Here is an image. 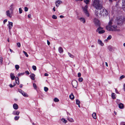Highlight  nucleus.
Wrapping results in <instances>:
<instances>
[{"instance_id": "obj_64", "label": "nucleus", "mask_w": 125, "mask_h": 125, "mask_svg": "<svg viewBox=\"0 0 125 125\" xmlns=\"http://www.w3.org/2000/svg\"><path fill=\"white\" fill-rule=\"evenodd\" d=\"M105 65H106V66L107 67H108V64H107V62H105Z\"/></svg>"}, {"instance_id": "obj_6", "label": "nucleus", "mask_w": 125, "mask_h": 125, "mask_svg": "<svg viewBox=\"0 0 125 125\" xmlns=\"http://www.w3.org/2000/svg\"><path fill=\"white\" fill-rule=\"evenodd\" d=\"M8 22V24L7 25V26L8 27L9 31L10 32L11 31L10 30L13 26V23L12 22H10L9 21Z\"/></svg>"}, {"instance_id": "obj_25", "label": "nucleus", "mask_w": 125, "mask_h": 125, "mask_svg": "<svg viewBox=\"0 0 125 125\" xmlns=\"http://www.w3.org/2000/svg\"><path fill=\"white\" fill-rule=\"evenodd\" d=\"M23 92H22V93H21L24 96L26 97H28V95L27 94L25 93V92H24V91H23Z\"/></svg>"}, {"instance_id": "obj_12", "label": "nucleus", "mask_w": 125, "mask_h": 125, "mask_svg": "<svg viewBox=\"0 0 125 125\" xmlns=\"http://www.w3.org/2000/svg\"><path fill=\"white\" fill-rule=\"evenodd\" d=\"M20 112L19 111L15 110L12 112V114L14 115H19Z\"/></svg>"}, {"instance_id": "obj_41", "label": "nucleus", "mask_w": 125, "mask_h": 125, "mask_svg": "<svg viewBox=\"0 0 125 125\" xmlns=\"http://www.w3.org/2000/svg\"><path fill=\"white\" fill-rule=\"evenodd\" d=\"M44 91L45 92H46L48 90V89L47 87H44Z\"/></svg>"}, {"instance_id": "obj_51", "label": "nucleus", "mask_w": 125, "mask_h": 125, "mask_svg": "<svg viewBox=\"0 0 125 125\" xmlns=\"http://www.w3.org/2000/svg\"><path fill=\"white\" fill-rule=\"evenodd\" d=\"M17 45L18 47H20L21 46V44L20 42H18L17 43Z\"/></svg>"}, {"instance_id": "obj_47", "label": "nucleus", "mask_w": 125, "mask_h": 125, "mask_svg": "<svg viewBox=\"0 0 125 125\" xmlns=\"http://www.w3.org/2000/svg\"><path fill=\"white\" fill-rule=\"evenodd\" d=\"M112 38V36L111 35H109L107 38V39L110 40Z\"/></svg>"}, {"instance_id": "obj_26", "label": "nucleus", "mask_w": 125, "mask_h": 125, "mask_svg": "<svg viewBox=\"0 0 125 125\" xmlns=\"http://www.w3.org/2000/svg\"><path fill=\"white\" fill-rule=\"evenodd\" d=\"M67 119L71 122H74V120L72 118L69 117Z\"/></svg>"}, {"instance_id": "obj_62", "label": "nucleus", "mask_w": 125, "mask_h": 125, "mask_svg": "<svg viewBox=\"0 0 125 125\" xmlns=\"http://www.w3.org/2000/svg\"><path fill=\"white\" fill-rule=\"evenodd\" d=\"M124 89L125 91V84H124Z\"/></svg>"}, {"instance_id": "obj_35", "label": "nucleus", "mask_w": 125, "mask_h": 125, "mask_svg": "<svg viewBox=\"0 0 125 125\" xmlns=\"http://www.w3.org/2000/svg\"><path fill=\"white\" fill-rule=\"evenodd\" d=\"M52 18L53 19H56L57 18V16H55V15H53L52 16Z\"/></svg>"}, {"instance_id": "obj_15", "label": "nucleus", "mask_w": 125, "mask_h": 125, "mask_svg": "<svg viewBox=\"0 0 125 125\" xmlns=\"http://www.w3.org/2000/svg\"><path fill=\"white\" fill-rule=\"evenodd\" d=\"M10 76L11 79L12 80H14L15 78L14 74L12 73L10 74Z\"/></svg>"}, {"instance_id": "obj_13", "label": "nucleus", "mask_w": 125, "mask_h": 125, "mask_svg": "<svg viewBox=\"0 0 125 125\" xmlns=\"http://www.w3.org/2000/svg\"><path fill=\"white\" fill-rule=\"evenodd\" d=\"M104 8L102 6H101V8H99L97 10H99L100 11V15H101L102 14L101 13V12H103V11H104Z\"/></svg>"}, {"instance_id": "obj_20", "label": "nucleus", "mask_w": 125, "mask_h": 125, "mask_svg": "<svg viewBox=\"0 0 125 125\" xmlns=\"http://www.w3.org/2000/svg\"><path fill=\"white\" fill-rule=\"evenodd\" d=\"M15 79L16 83L18 84H19V78L18 77H16L15 78Z\"/></svg>"}, {"instance_id": "obj_39", "label": "nucleus", "mask_w": 125, "mask_h": 125, "mask_svg": "<svg viewBox=\"0 0 125 125\" xmlns=\"http://www.w3.org/2000/svg\"><path fill=\"white\" fill-rule=\"evenodd\" d=\"M19 10L20 13L21 14L22 13V9L21 8H20L19 9Z\"/></svg>"}, {"instance_id": "obj_28", "label": "nucleus", "mask_w": 125, "mask_h": 125, "mask_svg": "<svg viewBox=\"0 0 125 125\" xmlns=\"http://www.w3.org/2000/svg\"><path fill=\"white\" fill-rule=\"evenodd\" d=\"M111 96L112 98L113 99H115L116 98L115 94L114 93H112L111 94Z\"/></svg>"}, {"instance_id": "obj_33", "label": "nucleus", "mask_w": 125, "mask_h": 125, "mask_svg": "<svg viewBox=\"0 0 125 125\" xmlns=\"http://www.w3.org/2000/svg\"><path fill=\"white\" fill-rule=\"evenodd\" d=\"M54 101L55 102H57L59 101V100L57 98H55L54 99Z\"/></svg>"}, {"instance_id": "obj_32", "label": "nucleus", "mask_w": 125, "mask_h": 125, "mask_svg": "<svg viewBox=\"0 0 125 125\" xmlns=\"http://www.w3.org/2000/svg\"><path fill=\"white\" fill-rule=\"evenodd\" d=\"M24 73H20L18 74L17 76H20L23 75Z\"/></svg>"}, {"instance_id": "obj_52", "label": "nucleus", "mask_w": 125, "mask_h": 125, "mask_svg": "<svg viewBox=\"0 0 125 125\" xmlns=\"http://www.w3.org/2000/svg\"><path fill=\"white\" fill-rule=\"evenodd\" d=\"M81 73H79L78 74V77H80L81 76Z\"/></svg>"}, {"instance_id": "obj_40", "label": "nucleus", "mask_w": 125, "mask_h": 125, "mask_svg": "<svg viewBox=\"0 0 125 125\" xmlns=\"http://www.w3.org/2000/svg\"><path fill=\"white\" fill-rule=\"evenodd\" d=\"M84 1L86 4H88L89 0H84Z\"/></svg>"}, {"instance_id": "obj_17", "label": "nucleus", "mask_w": 125, "mask_h": 125, "mask_svg": "<svg viewBox=\"0 0 125 125\" xmlns=\"http://www.w3.org/2000/svg\"><path fill=\"white\" fill-rule=\"evenodd\" d=\"M58 51L60 53H62L63 52V49L61 47H59L58 48Z\"/></svg>"}, {"instance_id": "obj_19", "label": "nucleus", "mask_w": 125, "mask_h": 125, "mask_svg": "<svg viewBox=\"0 0 125 125\" xmlns=\"http://www.w3.org/2000/svg\"><path fill=\"white\" fill-rule=\"evenodd\" d=\"M69 97L70 99L73 100L74 99V96L73 95V93H72L71 94L69 95Z\"/></svg>"}, {"instance_id": "obj_43", "label": "nucleus", "mask_w": 125, "mask_h": 125, "mask_svg": "<svg viewBox=\"0 0 125 125\" xmlns=\"http://www.w3.org/2000/svg\"><path fill=\"white\" fill-rule=\"evenodd\" d=\"M23 52L24 53L25 56L26 57H28V54H27V53L26 52L23 51Z\"/></svg>"}, {"instance_id": "obj_53", "label": "nucleus", "mask_w": 125, "mask_h": 125, "mask_svg": "<svg viewBox=\"0 0 125 125\" xmlns=\"http://www.w3.org/2000/svg\"><path fill=\"white\" fill-rule=\"evenodd\" d=\"M15 84H14L13 85L12 84H10V87H13L14 86H15Z\"/></svg>"}, {"instance_id": "obj_5", "label": "nucleus", "mask_w": 125, "mask_h": 125, "mask_svg": "<svg viewBox=\"0 0 125 125\" xmlns=\"http://www.w3.org/2000/svg\"><path fill=\"white\" fill-rule=\"evenodd\" d=\"M103 29V28L100 26L97 29L96 31L97 32L98 31V33L99 34H102L105 32L104 30H102Z\"/></svg>"}, {"instance_id": "obj_48", "label": "nucleus", "mask_w": 125, "mask_h": 125, "mask_svg": "<svg viewBox=\"0 0 125 125\" xmlns=\"http://www.w3.org/2000/svg\"><path fill=\"white\" fill-rule=\"evenodd\" d=\"M28 8L26 7H24V10L25 11H28Z\"/></svg>"}, {"instance_id": "obj_11", "label": "nucleus", "mask_w": 125, "mask_h": 125, "mask_svg": "<svg viewBox=\"0 0 125 125\" xmlns=\"http://www.w3.org/2000/svg\"><path fill=\"white\" fill-rule=\"evenodd\" d=\"M6 13L7 16L10 18H11L12 17V15L10 13L9 10H7L6 12Z\"/></svg>"}, {"instance_id": "obj_7", "label": "nucleus", "mask_w": 125, "mask_h": 125, "mask_svg": "<svg viewBox=\"0 0 125 125\" xmlns=\"http://www.w3.org/2000/svg\"><path fill=\"white\" fill-rule=\"evenodd\" d=\"M88 7V6L86 5L85 7L83 8V11L86 14L87 16H89V14L88 12L87 8Z\"/></svg>"}, {"instance_id": "obj_27", "label": "nucleus", "mask_w": 125, "mask_h": 125, "mask_svg": "<svg viewBox=\"0 0 125 125\" xmlns=\"http://www.w3.org/2000/svg\"><path fill=\"white\" fill-rule=\"evenodd\" d=\"M96 114L95 113H93L92 114L93 117L94 119H96Z\"/></svg>"}, {"instance_id": "obj_56", "label": "nucleus", "mask_w": 125, "mask_h": 125, "mask_svg": "<svg viewBox=\"0 0 125 125\" xmlns=\"http://www.w3.org/2000/svg\"><path fill=\"white\" fill-rule=\"evenodd\" d=\"M120 101V100H117L116 101V102L117 103V104H118H118H120L119 103V102Z\"/></svg>"}, {"instance_id": "obj_37", "label": "nucleus", "mask_w": 125, "mask_h": 125, "mask_svg": "<svg viewBox=\"0 0 125 125\" xmlns=\"http://www.w3.org/2000/svg\"><path fill=\"white\" fill-rule=\"evenodd\" d=\"M32 68L34 71H35L36 70V67L35 66L33 65L32 66Z\"/></svg>"}, {"instance_id": "obj_42", "label": "nucleus", "mask_w": 125, "mask_h": 125, "mask_svg": "<svg viewBox=\"0 0 125 125\" xmlns=\"http://www.w3.org/2000/svg\"><path fill=\"white\" fill-rule=\"evenodd\" d=\"M19 118V117L18 116H15L14 118V119L15 120H18Z\"/></svg>"}, {"instance_id": "obj_14", "label": "nucleus", "mask_w": 125, "mask_h": 125, "mask_svg": "<svg viewBox=\"0 0 125 125\" xmlns=\"http://www.w3.org/2000/svg\"><path fill=\"white\" fill-rule=\"evenodd\" d=\"M14 6V5L13 4H11L10 6V9L11 12V13H12V12L13 11V10L14 9V8L13 7Z\"/></svg>"}, {"instance_id": "obj_50", "label": "nucleus", "mask_w": 125, "mask_h": 125, "mask_svg": "<svg viewBox=\"0 0 125 125\" xmlns=\"http://www.w3.org/2000/svg\"><path fill=\"white\" fill-rule=\"evenodd\" d=\"M25 73L26 74H27V75H29L30 74V73L28 71H26L25 72Z\"/></svg>"}, {"instance_id": "obj_18", "label": "nucleus", "mask_w": 125, "mask_h": 125, "mask_svg": "<svg viewBox=\"0 0 125 125\" xmlns=\"http://www.w3.org/2000/svg\"><path fill=\"white\" fill-rule=\"evenodd\" d=\"M118 107L120 109H122L124 108V104L122 103H120L118 104Z\"/></svg>"}, {"instance_id": "obj_34", "label": "nucleus", "mask_w": 125, "mask_h": 125, "mask_svg": "<svg viewBox=\"0 0 125 125\" xmlns=\"http://www.w3.org/2000/svg\"><path fill=\"white\" fill-rule=\"evenodd\" d=\"M15 67L16 70H18L20 68L19 66L18 65H15Z\"/></svg>"}, {"instance_id": "obj_16", "label": "nucleus", "mask_w": 125, "mask_h": 125, "mask_svg": "<svg viewBox=\"0 0 125 125\" xmlns=\"http://www.w3.org/2000/svg\"><path fill=\"white\" fill-rule=\"evenodd\" d=\"M13 107L14 109L17 110L18 108V106L17 104L15 103L13 105Z\"/></svg>"}, {"instance_id": "obj_36", "label": "nucleus", "mask_w": 125, "mask_h": 125, "mask_svg": "<svg viewBox=\"0 0 125 125\" xmlns=\"http://www.w3.org/2000/svg\"><path fill=\"white\" fill-rule=\"evenodd\" d=\"M33 87L34 89H37V86L36 85V84L35 83H33Z\"/></svg>"}, {"instance_id": "obj_38", "label": "nucleus", "mask_w": 125, "mask_h": 125, "mask_svg": "<svg viewBox=\"0 0 125 125\" xmlns=\"http://www.w3.org/2000/svg\"><path fill=\"white\" fill-rule=\"evenodd\" d=\"M76 103L77 104H80V102L78 100H76Z\"/></svg>"}, {"instance_id": "obj_9", "label": "nucleus", "mask_w": 125, "mask_h": 125, "mask_svg": "<svg viewBox=\"0 0 125 125\" xmlns=\"http://www.w3.org/2000/svg\"><path fill=\"white\" fill-rule=\"evenodd\" d=\"M122 8L125 12V0H122Z\"/></svg>"}, {"instance_id": "obj_31", "label": "nucleus", "mask_w": 125, "mask_h": 125, "mask_svg": "<svg viewBox=\"0 0 125 125\" xmlns=\"http://www.w3.org/2000/svg\"><path fill=\"white\" fill-rule=\"evenodd\" d=\"M61 120L64 123H66L67 122V120L63 118H62L61 119Z\"/></svg>"}, {"instance_id": "obj_24", "label": "nucleus", "mask_w": 125, "mask_h": 125, "mask_svg": "<svg viewBox=\"0 0 125 125\" xmlns=\"http://www.w3.org/2000/svg\"><path fill=\"white\" fill-rule=\"evenodd\" d=\"M61 1L60 0H58L56 1L55 3L56 6L57 7H58L61 3Z\"/></svg>"}, {"instance_id": "obj_1", "label": "nucleus", "mask_w": 125, "mask_h": 125, "mask_svg": "<svg viewBox=\"0 0 125 125\" xmlns=\"http://www.w3.org/2000/svg\"><path fill=\"white\" fill-rule=\"evenodd\" d=\"M117 27L116 25H112V22L111 21L109 22L108 25L106 27V29L110 31H119V30L117 29Z\"/></svg>"}, {"instance_id": "obj_44", "label": "nucleus", "mask_w": 125, "mask_h": 125, "mask_svg": "<svg viewBox=\"0 0 125 125\" xmlns=\"http://www.w3.org/2000/svg\"><path fill=\"white\" fill-rule=\"evenodd\" d=\"M108 49L110 51H111L112 50V47L110 46L108 47Z\"/></svg>"}, {"instance_id": "obj_23", "label": "nucleus", "mask_w": 125, "mask_h": 125, "mask_svg": "<svg viewBox=\"0 0 125 125\" xmlns=\"http://www.w3.org/2000/svg\"><path fill=\"white\" fill-rule=\"evenodd\" d=\"M31 78L33 80L35 79L34 77L35 75L34 74L32 73L31 75H30Z\"/></svg>"}, {"instance_id": "obj_57", "label": "nucleus", "mask_w": 125, "mask_h": 125, "mask_svg": "<svg viewBox=\"0 0 125 125\" xmlns=\"http://www.w3.org/2000/svg\"><path fill=\"white\" fill-rule=\"evenodd\" d=\"M115 92L117 94H119V93L118 91H117V89H115Z\"/></svg>"}, {"instance_id": "obj_54", "label": "nucleus", "mask_w": 125, "mask_h": 125, "mask_svg": "<svg viewBox=\"0 0 125 125\" xmlns=\"http://www.w3.org/2000/svg\"><path fill=\"white\" fill-rule=\"evenodd\" d=\"M2 58L1 57H0V62L2 63Z\"/></svg>"}, {"instance_id": "obj_10", "label": "nucleus", "mask_w": 125, "mask_h": 125, "mask_svg": "<svg viewBox=\"0 0 125 125\" xmlns=\"http://www.w3.org/2000/svg\"><path fill=\"white\" fill-rule=\"evenodd\" d=\"M104 10L103 12H101V13L102 14L101 15H103L104 16H106L108 14V12L104 9Z\"/></svg>"}, {"instance_id": "obj_2", "label": "nucleus", "mask_w": 125, "mask_h": 125, "mask_svg": "<svg viewBox=\"0 0 125 125\" xmlns=\"http://www.w3.org/2000/svg\"><path fill=\"white\" fill-rule=\"evenodd\" d=\"M99 0H94L92 3L93 6L96 9H98L99 8H101L102 5L100 3Z\"/></svg>"}, {"instance_id": "obj_46", "label": "nucleus", "mask_w": 125, "mask_h": 125, "mask_svg": "<svg viewBox=\"0 0 125 125\" xmlns=\"http://www.w3.org/2000/svg\"><path fill=\"white\" fill-rule=\"evenodd\" d=\"M78 80L80 82H82L83 81V79L82 77H81Z\"/></svg>"}, {"instance_id": "obj_22", "label": "nucleus", "mask_w": 125, "mask_h": 125, "mask_svg": "<svg viewBox=\"0 0 125 125\" xmlns=\"http://www.w3.org/2000/svg\"><path fill=\"white\" fill-rule=\"evenodd\" d=\"M98 43L101 46H103L104 45V43L102 42V41L100 39L98 40Z\"/></svg>"}, {"instance_id": "obj_55", "label": "nucleus", "mask_w": 125, "mask_h": 125, "mask_svg": "<svg viewBox=\"0 0 125 125\" xmlns=\"http://www.w3.org/2000/svg\"><path fill=\"white\" fill-rule=\"evenodd\" d=\"M7 19H5L3 21V23L4 24L7 21Z\"/></svg>"}, {"instance_id": "obj_58", "label": "nucleus", "mask_w": 125, "mask_h": 125, "mask_svg": "<svg viewBox=\"0 0 125 125\" xmlns=\"http://www.w3.org/2000/svg\"><path fill=\"white\" fill-rule=\"evenodd\" d=\"M28 17L29 18H31V14H29L28 15Z\"/></svg>"}, {"instance_id": "obj_49", "label": "nucleus", "mask_w": 125, "mask_h": 125, "mask_svg": "<svg viewBox=\"0 0 125 125\" xmlns=\"http://www.w3.org/2000/svg\"><path fill=\"white\" fill-rule=\"evenodd\" d=\"M18 90L19 92L21 94L22 93V92H23V91L21 89H18Z\"/></svg>"}, {"instance_id": "obj_21", "label": "nucleus", "mask_w": 125, "mask_h": 125, "mask_svg": "<svg viewBox=\"0 0 125 125\" xmlns=\"http://www.w3.org/2000/svg\"><path fill=\"white\" fill-rule=\"evenodd\" d=\"M78 19L80 21H81L83 22L84 23L85 22V20L83 18H81Z\"/></svg>"}, {"instance_id": "obj_59", "label": "nucleus", "mask_w": 125, "mask_h": 125, "mask_svg": "<svg viewBox=\"0 0 125 125\" xmlns=\"http://www.w3.org/2000/svg\"><path fill=\"white\" fill-rule=\"evenodd\" d=\"M19 87L20 88H22V84H20L19 85Z\"/></svg>"}, {"instance_id": "obj_45", "label": "nucleus", "mask_w": 125, "mask_h": 125, "mask_svg": "<svg viewBox=\"0 0 125 125\" xmlns=\"http://www.w3.org/2000/svg\"><path fill=\"white\" fill-rule=\"evenodd\" d=\"M125 77V76L124 75H121L120 77V80L122 79Z\"/></svg>"}, {"instance_id": "obj_8", "label": "nucleus", "mask_w": 125, "mask_h": 125, "mask_svg": "<svg viewBox=\"0 0 125 125\" xmlns=\"http://www.w3.org/2000/svg\"><path fill=\"white\" fill-rule=\"evenodd\" d=\"M72 84L74 88H76L77 86V82L76 80H74L72 81Z\"/></svg>"}, {"instance_id": "obj_29", "label": "nucleus", "mask_w": 125, "mask_h": 125, "mask_svg": "<svg viewBox=\"0 0 125 125\" xmlns=\"http://www.w3.org/2000/svg\"><path fill=\"white\" fill-rule=\"evenodd\" d=\"M99 10H97V9H96L95 12V14L96 16H98V12Z\"/></svg>"}, {"instance_id": "obj_60", "label": "nucleus", "mask_w": 125, "mask_h": 125, "mask_svg": "<svg viewBox=\"0 0 125 125\" xmlns=\"http://www.w3.org/2000/svg\"><path fill=\"white\" fill-rule=\"evenodd\" d=\"M47 44L48 45H49L50 44V42H49V41L48 40H47Z\"/></svg>"}, {"instance_id": "obj_30", "label": "nucleus", "mask_w": 125, "mask_h": 125, "mask_svg": "<svg viewBox=\"0 0 125 125\" xmlns=\"http://www.w3.org/2000/svg\"><path fill=\"white\" fill-rule=\"evenodd\" d=\"M68 54L69 56L71 58H73L74 57V56L71 53L68 52Z\"/></svg>"}, {"instance_id": "obj_63", "label": "nucleus", "mask_w": 125, "mask_h": 125, "mask_svg": "<svg viewBox=\"0 0 125 125\" xmlns=\"http://www.w3.org/2000/svg\"><path fill=\"white\" fill-rule=\"evenodd\" d=\"M10 50L11 52H14L11 49H10Z\"/></svg>"}, {"instance_id": "obj_4", "label": "nucleus", "mask_w": 125, "mask_h": 125, "mask_svg": "<svg viewBox=\"0 0 125 125\" xmlns=\"http://www.w3.org/2000/svg\"><path fill=\"white\" fill-rule=\"evenodd\" d=\"M118 21L120 23H122L125 21V17L123 16H120L117 18Z\"/></svg>"}, {"instance_id": "obj_61", "label": "nucleus", "mask_w": 125, "mask_h": 125, "mask_svg": "<svg viewBox=\"0 0 125 125\" xmlns=\"http://www.w3.org/2000/svg\"><path fill=\"white\" fill-rule=\"evenodd\" d=\"M44 75L45 76H47L48 75V74L47 73H45Z\"/></svg>"}, {"instance_id": "obj_3", "label": "nucleus", "mask_w": 125, "mask_h": 125, "mask_svg": "<svg viewBox=\"0 0 125 125\" xmlns=\"http://www.w3.org/2000/svg\"><path fill=\"white\" fill-rule=\"evenodd\" d=\"M93 22L94 24L96 27H100L101 25L100 22L97 19L94 18V19Z\"/></svg>"}]
</instances>
